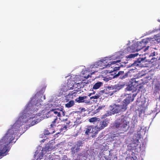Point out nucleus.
<instances>
[{
  "label": "nucleus",
  "instance_id": "obj_10",
  "mask_svg": "<svg viewBox=\"0 0 160 160\" xmlns=\"http://www.w3.org/2000/svg\"><path fill=\"white\" fill-rule=\"evenodd\" d=\"M129 71L126 73H124L123 71H119L118 74L116 75V77H119V78L121 79H123L127 78L128 76V74Z\"/></svg>",
  "mask_w": 160,
  "mask_h": 160
},
{
  "label": "nucleus",
  "instance_id": "obj_11",
  "mask_svg": "<svg viewBox=\"0 0 160 160\" xmlns=\"http://www.w3.org/2000/svg\"><path fill=\"white\" fill-rule=\"evenodd\" d=\"M138 144L135 142H132L129 144L128 146V149L126 152H128L130 151H133L135 150Z\"/></svg>",
  "mask_w": 160,
  "mask_h": 160
},
{
  "label": "nucleus",
  "instance_id": "obj_26",
  "mask_svg": "<svg viewBox=\"0 0 160 160\" xmlns=\"http://www.w3.org/2000/svg\"><path fill=\"white\" fill-rule=\"evenodd\" d=\"M41 118V117H40V118H38L36 119V120H35V119L34 120H32V121L31 123V126L34 125L35 124H36L37 123H38V122H40L41 120V119H40V118Z\"/></svg>",
  "mask_w": 160,
  "mask_h": 160
},
{
  "label": "nucleus",
  "instance_id": "obj_37",
  "mask_svg": "<svg viewBox=\"0 0 160 160\" xmlns=\"http://www.w3.org/2000/svg\"><path fill=\"white\" fill-rule=\"evenodd\" d=\"M105 107V106H99L98 108L97 109V112H98V110H101L102 109V108H104Z\"/></svg>",
  "mask_w": 160,
  "mask_h": 160
},
{
  "label": "nucleus",
  "instance_id": "obj_6",
  "mask_svg": "<svg viewBox=\"0 0 160 160\" xmlns=\"http://www.w3.org/2000/svg\"><path fill=\"white\" fill-rule=\"evenodd\" d=\"M63 110V109L62 108L60 109L55 108L50 110L48 113L54 115V118L57 117H60L61 115L63 116L65 115V113Z\"/></svg>",
  "mask_w": 160,
  "mask_h": 160
},
{
  "label": "nucleus",
  "instance_id": "obj_15",
  "mask_svg": "<svg viewBox=\"0 0 160 160\" xmlns=\"http://www.w3.org/2000/svg\"><path fill=\"white\" fill-rule=\"evenodd\" d=\"M126 153L129 157L128 158H131L133 160H135L137 158V157L135 156V153L133 151H128V152H126Z\"/></svg>",
  "mask_w": 160,
  "mask_h": 160
},
{
  "label": "nucleus",
  "instance_id": "obj_14",
  "mask_svg": "<svg viewBox=\"0 0 160 160\" xmlns=\"http://www.w3.org/2000/svg\"><path fill=\"white\" fill-rule=\"evenodd\" d=\"M136 51H137L135 46H134V44H132L131 46L127 47L126 50V52L127 53H132Z\"/></svg>",
  "mask_w": 160,
  "mask_h": 160
},
{
  "label": "nucleus",
  "instance_id": "obj_46",
  "mask_svg": "<svg viewBox=\"0 0 160 160\" xmlns=\"http://www.w3.org/2000/svg\"><path fill=\"white\" fill-rule=\"evenodd\" d=\"M93 71L94 72H92V74H91V75H92V73H94V72H97V71L96 70H93Z\"/></svg>",
  "mask_w": 160,
  "mask_h": 160
},
{
  "label": "nucleus",
  "instance_id": "obj_44",
  "mask_svg": "<svg viewBox=\"0 0 160 160\" xmlns=\"http://www.w3.org/2000/svg\"><path fill=\"white\" fill-rule=\"evenodd\" d=\"M74 149H75V147H72V148H71V150H72V151H73V150H74Z\"/></svg>",
  "mask_w": 160,
  "mask_h": 160
},
{
  "label": "nucleus",
  "instance_id": "obj_25",
  "mask_svg": "<svg viewBox=\"0 0 160 160\" xmlns=\"http://www.w3.org/2000/svg\"><path fill=\"white\" fill-rule=\"evenodd\" d=\"M137 94V93L133 94L132 97L131 96H130V97H128L126 99H124V100H127V101L129 102V103L130 102H132L133 101L134 98L136 96Z\"/></svg>",
  "mask_w": 160,
  "mask_h": 160
},
{
  "label": "nucleus",
  "instance_id": "obj_23",
  "mask_svg": "<svg viewBox=\"0 0 160 160\" xmlns=\"http://www.w3.org/2000/svg\"><path fill=\"white\" fill-rule=\"evenodd\" d=\"M102 85V82H97L95 84L93 85L92 88L93 89H98Z\"/></svg>",
  "mask_w": 160,
  "mask_h": 160
},
{
  "label": "nucleus",
  "instance_id": "obj_22",
  "mask_svg": "<svg viewBox=\"0 0 160 160\" xmlns=\"http://www.w3.org/2000/svg\"><path fill=\"white\" fill-rule=\"evenodd\" d=\"M137 80V79L134 78L133 80V82L137 83V85H136L137 86H138L139 85H140L139 87V90H140L141 89L143 88V85H141L142 84V82L140 81Z\"/></svg>",
  "mask_w": 160,
  "mask_h": 160
},
{
  "label": "nucleus",
  "instance_id": "obj_49",
  "mask_svg": "<svg viewBox=\"0 0 160 160\" xmlns=\"http://www.w3.org/2000/svg\"><path fill=\"white\" fill-rule=\"evenodd\" d=\"M92 93V94H95V91H93V92Z\"/></svg>",
  "mask_w": 160,
  "mask_h": 160
},
{
  "label": "nucleus",
  "instance_id": "obj_34",
  "mask_svg": "<svg viewBox=\"0 0 160 160\" xmlns=\"http://www.w3.org/2000/svg\"><path fill=\"white\" fill-rule=\"evenodd\" d=\"M54 132L53 131L52 133L50 132L49 131L47 130H45L44 131V134L45 135H48L50 134H52Z\"/></svg>",
  "mask_w": 160,
  "mask_h": 160
},
{
  "label": "nucleus",
  "instance_id": "obj_27",
  "mask_svg": "<svg viewBox=\"0 0 160 160\" xmlns=\"http://www.w3.org/2000/svg\"><path fill=\"white\" fill-rule=\"evenodd\" d=\"M74 104V101L72 100L68 102L65 104L66 107L69 108L72 106Z\"/></svg>",
  "mask_w": 160,
  "mask_h": 160
},
{
  "label": "nucleus",
  "instance_id": "obj_24",
  "mask_svg": "<svg viewBox=\"0 0 160 160\" xmlns=\"http://www.w3.org/2000/svg\"><path fill=\"white\" fill-rule=\"evenodd\" d=\"M72 89H73V88L72 87L69 89L68 87H64L61 89L60 90V93H62V94H66L65 93V92L67 91L68 90Z\"/></svg>",
  "mask_w": 160,
  "mask_h": 160
},
{
  "label": "nucleus",
  "instance_id": "obj_8",
  "mask_svg": "<svg viewBox=\"0 0 160 160\" xmlns=\"http://www.w3.org/2000/svg\"><path fill=\"white\" fill-rule=\"evenodd\" d=\"M146 42L144 40H143L141 42H137L136 43H134V46L136 48L137 51H138L143 48L146 46Z\"/></svg>",
  "mask_w": 160,
  "mask_h": 160
},
{
  "label": "nucleus",
  "instance_id": "obj_28",
  "mask_svg": "<svg viewBox=\"0 0 160 160\" xmlns=\"http://www.w3.org/2000/svg\"><path fill=\"white\" fill-rule=\"evenodd\" d=\"M57 120V117L54 118L52 122V123L50 125L51 128H53L54 126H55V124L56 123Z\"/></svg>",
  "mask_w": 160,
  "mask_h": 160
},
{
  "label": "nucleus",
  "instance_id": "obj_21",
  "mask_svg": "<svg viewBox=\"0 0 160 160\" xmlns=\"http://www.w3.org/2000/svg\"><path fill=\"white\" fill-rule=\"evenodd\" d=\"M134 86L132 85L129 84L127 87L125 88V91H132L133 92L134 91H135V89H134Z\"/></svg>",
  "mask_w": 160,
  "mask_h": 160
},
{
  "label": "nucleus",
  "instance_id": "obj_48",
  "mask_svg": "<svg viewBox=\"0 0 160 160\" xmlns=\"http://www.w3.org/2000/svg\"><path fill=\"white\" fill-rule=\"evenodd\" d=\"M158 58H159V59L160 58V52H159V53L158 56Z\"/></svg>",
  "mask_w": 160,
  "mask_h": 160
},
{
  "label": "nucleus",
  "instance_id": "obj_16",
  "mask_svg": "<svg viewBox=\"0 0 160 160\" xmlns=\"http://www.w3.org/2000/svg\"><path fill=\"white\" fill-rule=\"evenodd\" d=\"M159 52H160V49H158L156 48L155 51H152V52L150 54V56H156L157 57L156 60H157V58H158V54Z\"/></svg>",
  "mask_w": 160,
  "mask_h": 160
},
{
  "label": "nucleus",
  "instance_id": "obj_36",
  "mask_svg": "<svg viewBox=\"0 0 160 160\" xmlns=\"http://www.w3.org/2000/svg\"><path fill=\"white\" fill-rule=\"evenodd\" d=\"M68 128V127H67V126H66L65 125H63V127L60 128L61 131H62L63 130H67V128Z\"/></svg>",
  "mask_w": 160,
  "mask_h": 160
},
{
  "label": "nucleus",
  "instance_id": "obj_35",
  "mask_svg": "<svg viewBox=\"0 0 160 160\" xmlns=\"http://www.w3.org/2000/svg\"><path fill=\"white\" fill-rule=\"evenodd\" d=\"M155 89L154 90V93L155 94H156L157 93V92H158V90L159 89V87L158 86L156 87V86H155Z\"/></svg>",
  "mask_w": 160,
  "mask_h": 160
},
{
  "label": "nucleus",
  "instance_id": "obj_7",
  "mask_svg": "<svg viewBox=\"0 0 160 160\" xmlns=\"http://www.w3.org/2000/svg\"><path fill=\"white\" fill-rule=\"evenodd\" d=\"M97 123V125L95 127H96V129L98 132L100 130L103 129L108 125L107 123L105 120L101 121L99 120H98Z\"/></svg>",
  "mask_w": 160,
  "mask_h": 160
},
{
  "label": "nucleus",
  "instance_id": "obj_29",
  "mask_svg": "<svg viewBox=\"0 0 160 160\" xmlns=\"http://www.w3.org/2000/svg\"><path fill=\"white\" fill-rule=\"evenodd\" d=\"M138 55V53L135 54H131L126 56V58H131L137 56Z\"/></svg>",
  "mask_w": 160,
  "mask_h": 160
},
{
  "label": "nucleus",
  "instance_id": "obj_38",
  "mask_svg": "<svg viewBox=\"0 0 160 160\" xmlns=\"http://www.w3.org/2000/svg\"><path fill=\"white\" fill-rule=\"evenodd\" d=\"M76 92H73V91H72L71 92L69 93V94H68L66 95V96H71V95H72L73 94H76Z\"/></svg>",
  "mask_w": 160,
  "mask_h": 160
},
{
  "label": "nucleus",
  "instance_id": "obj_30",
  "mask_svg": "<svg viewBox=\"0 0 160 160\" xmlns=\"http://www.w3.org/2000/svg\"><path fill=\"white\" fill-rule=\"evenodd\" d=\"M100 94L99 93L98 94H97L96 95L90 97V99H98L100 96Z\"/></svg>",
  "mask_w": 160,
  "mask_h": 160
},
{
  "label": "nucleus",
  "instance_id": "obj_42",
  "mask_svg": "<svg viewBox=\"0 0 160 160\" xmlns=\"http://www.w3.org/2000/svg\"><path fill=\"white\" fill-rule=\"evenodd\" d=\"M44 160H52L50 158H46Z\"/></svg>",
  "mask_w": 160,
  "mask_h": 160
},
{
  "label": "nucleus",
  "instance_id": "obj_4",
  "mask_svg": "<svg viewBox=\"0 0 160 160\" xmlns=\"http://www.w3.org/2000/svg\"><path fill=\"white\" fill-rule=\"evenodd\" d=\"M146 102L145 100L141 97L138 98L137 100L136 104L138 106V110L139 112V116L140 117H141L142 114L145 112L146 110Z\"/></svg>",
  "mask_w": 160,
  "mask_h": 160
},
{
  "label": "nucleus",
  "instance_id": "obj_2",
  "mask_svg": "<svg viewBox=\"0 0 160 160\" xmlns=\"http://www.w3.org/2000/svg\"><path fill=\"white\" fill-rule=\"evenodd\" d=\"M127 118L124 115L121 117L115 120L113 123L112 127L114 129L121 131L123 132H126L129 124V122L127 120Z\"/></svg>",
  "mask_w": 160,
  "mask_h": 160
},
{
  "label": "nucleus",
  "instance_id": "obj_47",
  "mask_svg": "<svg viewBox=\"0 0 160 160\" xmlns=\"http://www.w3.org/2000/svg\"><path fill=\"white\" fill-rule=\"evenodd\" d=\"M92 95V93H91L88 94V96L90 97Z\"/></svg>",
  "mask_w": 160,
  "mask_h": 160
},
{
  "label": "nucleus",
  "instance_id": "obj_17",
  "mask_svg": "<svg viewBox=\"0 0 160 160\" xmlns=\"http://www.w3.org/2000/svg\"><path fill=\"white\" fill-rule=\"evenodd\" d=\"M75 101L78 103L85 102L86 104H88L90 102V101H87L85 102L84 100L83 97L79 96L78 98H76Z\"/></svg>",
  "mask_w": 160,
  "mask_h": 160
},
{
  "label": "nucleus",
  "instance_id": "obj_54",
  "mask_svg": "<svg viewBox=\"0 0 160 160\" xmlns=\"http://www.w3.org/2000/svg\"><path fill=\"white\" fill-rule=\"evenodd\" d=\"M158 21L159 22H160V20H158Z\"/></svg>",
  "mask_w": 160,
  "mask_h": 160
},
{
  "label": "nucleus",
  "instance_id": "obj_19",
  "mask_svg": "<svg viewBox=\"0 0 160 160\" xmlns=\"http://www.w3.org/2000/svg\"><path fill=\"white\" fill-rule=\"evenodd\" d=\"M145 58H139L137 59L136 60H135L133 65L135 66H138L139 64L142 61L144 60Z\"/></svg>",
  "mask_w": 160,
  "mask_h": 160
},
{
  "label": "nucleus",
  "instance_id": "obj_13",
  "mask_svg": "<svg viewBox=\"0 0 160 160\" xmlns=\"http://www.w3.org/2000/svg\"><path fill=\"white\" fill-rule=\"evenodd\" d=\"M55 148V142H52L50 143L48 146L44 148L46 152L48 153V152L51 151L53 149Z\"/></svg>",
  "mask_w": 160,
  "mask_h": 160
},
{
  "label": "nucleus",
  "instance_id": "obj_32",
  "mask_svg": "<svg viewBox=\"0 0 160 160\" xmlns=\"http://www.w3.org/2000/svg\"><path fill=\"white\" fill-rule=\"evenodd\" d=\"M82 141H79L77 142L76 145L77 148H78V149H79L80 147L82 146Z\"/></svg>",
  "mask_w": 160,
  "mask_h": 160
},
{
  "label": "nucleus",
  "instance_id": "obj_33",
  "mask_svg": "<svg viewBox=\"0 0 160 160\" xmlns=\"http://www.w3.org/2000/svg\"><path fill=\"white\" fill-rule=\"evenodd\" d=\"M98 118L96 117H93L90 118L88 121L90 122H93L97 121Z\"/></svg>",
  "mask_w": 160,
  "mask_h": 160
},
{
  "label": "nucleus",
  "instance_id": "obj_9",
  "mask_svg": "<svg viewBox=\"0 0 160 160\" xmlns=\"http://www.w3.org/2000/svg\"><path fill=\"white\" fill-rule=\"evenodd\" d=\"M100 155L101 157L104 158L106 160H113V156L112 155L110 154L109 151H103L101 152Z\"/></svg>",
  "mask_w": 160,
  "mask_h": 160
},
{
  "label": "nucleus",
  "instance_id": "obj_43",
  "mask_svg": "<svg viewBox=\"0 0 160 160\" xmlns=\"http://www.w3.org/2000/svg\"><path fill=\"white\" fill-rule=\"evenodd\" d=\"M90 77V76L89 75H88L87 77H85V78L86 79H88Z\"/></svg>",
  "mask_w": 160,
  "mask_h": 160
},
{
  "label": "nucleus",
  "instance_id": "obj_52",
  "mask_svg": "<svg viewBox=\"0 0 160 160\" xmlns=\"http://www.w3.org/2000/svg\"><path fill=\"white\" fill-rule=\"evenodd\" d=\"M145 82H142V84H145Z\"/></svg>",
  "mask_w": 160,
  "mask_h": 160
},
{
  "label": "nucleus",
  "instance_id": "obj_51",
  "mask_svg": "<svg viewBox=\"0 0 160 160\" xmlns=\"http://www.w3.org/2000/svg\"><path fill=\"white\" fill-rule=\"evenodd\" d=\"M75 160H82V159L80 158H78V159H75Z\"/></svg>",
  "mask_w": 160,
  "mask_h": 160
},
{
  "label": "nucleus",
  "instance_id": "obj_18",
  "mask_svg": "<svg viewBox=\"0 0 160 160\" xmlns=\"http://www.w3.org/2000/svg\"><path fill=\"white\" fill-rule=\"evenodd\" d=\"M127 62H119L118 64H117V66L116 67H115V68H113L112 70L111 71L112 72L115 71L117 70H119L120 69V68L121 67H122L123 65L122 64V63H124L125 64L127 63Z\"/></svg>",
  "mask_w": 160,
  "mask_h": 160
},
{
  "label": "nucleus",
  "instance_id": "obj_50",
  "mask_svg": "<svg viewBox=\"0 0 160 160\" xmlns=\"http://www.w3.org/2000/svg\"><path fill=\"white\" fill-rule=\"evenodd\" d=\"M113 157H114V159H115L116 160L117 159V158L116 157H114V156H113Z\"/></svg>",
  "mask_w": 160,
  "mask_h": 160
},
{
  "label": "nucleus",
  "instance_id": "obj_12",
  "mask_svg": "<svg viewBox=\"0 0 160 160\" xmlns=\"http://www.w3.org/2000/svg\"><path fill=\"white\" fill-rule=\"evenodd\" d=\"M125 86L124 84H121L120 83H118L113 86V89H115V91H112V92L111 94H109L110 95H112L113 94V92H116L117 91H118L121 89L124 88Z\"/></svg>",
  "mask_w": 160,
  "mask_h": 160
},
{
  "label": "nucleus",
  "instance_id": "obj_31",
  "mask_svg": "<svg viewBox=\"0 0 160 160\" xmlns=\"http://www.w3.org/2000/svg\"><path fill=\"white\" fill-rule=\"evenodd\" d=\"M80 121V119L78 118V119H77L76 121L74 122V124L73 125V126H77L78 125L81 123V122Z\"/></svg>",
  "mask_w": 160,
  "mask_h": 160
},
{
  "label": "nucleus",
  "instance_id": "obj_40",
  "mask_svg": "<svg viewBox=\"0 0 160 160\" xmlns=\"http://www.w3.org/2000/svg\"><path fill=\"white\" fill-rule=\"evenodd\" d=\"M119 135L118 133H116L113 135V137H118Z\"/></svg>",
  "mask_w": 160,
  "mask_h": 160
},
{
  "label": "nucleus",
  "instance_id": "obj_45",
  "mask_svg": "<svg viewBox=\"0 0 160 160\" xmlns=\"http://www.w3.org/2000/svg\"><path fill=\"white\" fill-rule=\"evenodd\" d=\"M83 97L84 99H86V98H88L87 96H83Z\"/></svg>",
  "mask_w": 160,
  "mask_h": 160
},
{
  "label": "nucleus",
  "instance_id": "obj_53",
  "mask_svg": "<svg viewBox=\"0 0 160 160\" xmlns=\"http://www.w3.org/2000/svg\"><path fill=\"white\" fill-rule=\"evenodd\" d=\"M43 89L44 90V91L45 90V88H42V91L43 90Z\"/></svg>",
  "mask_w": 160,
  "mask_h": 160
},
{
  "label": "nucleus",
  "instance_id": "obj_3",
  "mask_svg": "<svg viewBox=\"0 0 160 160\" xmlns=\"http://www.w3.org/2000/svg\"><path fill=\"white\" fill-rule=\"evenodd\" d=\"M106 60H100L98 62H96L93 65H92L90 66V68L91 69L93 68H98L99 66H104L105 67H103V68L105 67H110V66L113 65V66H112L111 68H113L116 67L117 64H118V63L121 62L120 60H118L117 61H114L109 62L108 64L106 65H104L105 62H107L106 61Z\"/></svg>",
  "mask_w": 160,
  "mask_h": 160
},
{
  "label": "nucleus",
  "instance_id": "obj_39",
  "mask_svg": "<svg viewBox=\"0 0 160 160\" xmlns=\"http://www.w3.org/2000/svg\"><path fill=\"white\" fill-rule=\"evenodd\" d=\"M43 157V155L42 154V153L41 154L40 153L39 154V158L40 159L42 158Z\"/></svg>",
  "mask_w": 160,
  "mask_h": 160
},
{
  "label": "nucleus",
  "instance_id": "obj_41",
  "mask_svg": "<svg viewBox=\"0 0 160 160\" xmlns=\"http://www.w3.org/2000/svg\"><path fill=\"white\" fill-rule=\"evenodd\" d=\"M149 48V46H148L144 50V51H146L147 50H148V48Z\"/></svg>",
  "mask_w": 160,
  "mask_h": 160
},
{
  "label": "nucleus",
  "instance_id": "obj_5",
  "mask_svg": "<svg viewBox=\"0 0 160 160\" xmlns=\"http://www.w3.org/2000/svg\"><path fill=\"white\" fill-rule=\"evenodd\" d=\"M84 131L85 135H89L90 134L92 133V138L95 137L96 135L98 133L96 127L93 125L87 126Z\"/></svg>",
  "mask_w": 160,
  "mask_h": 160
},
{
  "label": "nucleus",
  "instance_id": "obj_20",
  "mask_svg": "<svg viewBox=\"0 0 160 160\" xmlns=\"http://www.w3.org/2000/svg\"><path fill=\"white\" fill-rule=\"evenodd\" d=\"M62 122H63V125H65L67 127L69 128L70 126V122L68 120V118L63 119L62 120Z\"/></svg>",
  "mask_w": 160,
  "mask_h": 160
},
{
  "label": "nucleus",
  "instance_id": "obj_1",
  "mask_svg": "<svg viewBox=\"0 0 160 160\" xmlns=\"http://www.w3.org/2000/svg\"><path fill=\"white\" fill-rule=\"evenodd\" d=\"M127 101V100H123L121 105L114 104L112 106L110 105V107L112 109L107 111L103 116V118H105L107 117L125 111L127 108V106L129 104V102Z\"/></svg>",
  "mask_w": 160,
  "mask_h": 160
}]
</instances>
